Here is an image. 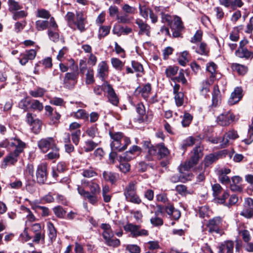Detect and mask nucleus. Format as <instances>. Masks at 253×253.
<instances>
[{
    "label": "nucleus",
    "instance_id": "c85d7f7f",
    "mask_svg": "<svg viewBox=\"0 0 253 253\" xmlns=\"http://www.w3.org/2000/svg\"><path fill=\"white\" fill-rule=\"evenodd\" d=\"M51 151L45 156L49 160H56L60 157L59 148L55 145L51 149Z\"/></svg>",
    "mask_w": 253,
    "mask_h": 253
},
{
    "label": "nucleus",
    "instance_id": "412c9836",
    "mask_svg": "<svg viewBox=\"0 0 253 253\" xmlns=\"http://www.w3.org/2000/svg\"><path fill=\"white\" fill-rule=\"evenodd\" d=\"M242 97V89L241 87H236L234 91L231 93L230 98L228 99V103L234 105L238 102Z\"/></svg>",
    "mask_w": 253,
    "mask_h": 253
},
{
    "label": "nucleus",
    "instance_id": "c03bdc74",
    "mask_svg": "<svg viewBox=\"0 0 253 253\" xmlns=\"http://www.w3.org/2000/svg\"><path fill=\"white\" fill-rule=\"evenodd\" d=\"M82 174L84 177L91 178L96 176L97 174L92 168H90L83 169Z\"/></svg>",
    "mask_w": 253,
    "mask_h": 253
},
{
    "label": "nucleus",
    "instance_id": "ddd939ff",
    "mask_svg": "<svg viewBox=\"0 0 253 253\" xmlns=\"http://www.w3.org/2000/svg\"><path fill=\"white\" fill-rule=\"evenodd\" d=\"M103 87L104 91L108 93V99L110 103L115 106H117L119 103V99L111 85L107 82H105Z\"/></svg>",
    "mask_w": 253,
    "mask_h": 253
},
{
    "label": "nucleus",
    "instance_id": "4be33fe9",
    "mask_svg": "<svg viewBox=\"0 0 253 253\" xmlns=\"http://www.w3.org/2000/svg\"><path fill=\"white\" fill-rule=\"evenodd\" d=\"M234 243L232 241H225L222 243L219 247L218 253H224V250L226 253H233Z\"/></svg>",
    "mask_w": 253,
    "mask_h": 253
},
{
    "label": "nucleus",
    "instance_id": "6ab92c4d",
    "mask_svg": "<svg viewBox=\"0 0 253 253\" xmlns=\"http://www.w3.org/2000/svg\"><path fill=\"white\" fill-rule=\"evenodd\" d=\"M108 75V66L105 61H102L98 65L97 76L102 81H105Z\"/></svg>",
    "mask_w": 253,
    "mask_h": 253
},
{
    "label": "nucleus",
    "instance_id": "37998d69",
    "mask_svg": "<svg viewBox=\"0 0 253 253\" xmlns=\"http://www.w3.org/2000/svg\"><path fill=\"white\" fill-rule=\"evenodd\" d=\"M217 66L216 64L211 62L209 63L207 66V71L211 73V76H210V79H213L215 77V71L216 69Z\"/></svg>",
    "mask_w": 253,
    "mask_h": 253
},
{
    "label": "nucleus",
    "instance_id": "20e7f679",
    "mask_svg": "<svg viewBox=\"0 0 253 253\" xmlns=\"http://www.w3.org/2000/svg\"><path fill=\"white\" fill-rule=\"evenodd\" d=\"M101 228L103 230L102 235L106 245L113 248L120 246L121 242L119 239L113 238L114 234L109 224L103 223L101 225Z\"/></svg>",
    "mask_w": 253,
    "mask_h": 253
},
{
    "label": "nucleus",
    "instance_id": "5fc2aeb1",
    "mask_svg": "<svg viewBox=\"0 0 253 253\" xmlns=\"http://www.w3.org/2000/svg\"><path fill=\"white\" fill-rule=\"evenodd\" d=\"M37 16L39 18L48 19L50 17V14L48 11L41 9L37 11Z\"/></svg>",
    "mask_w": 253,
    "mask_h": 253
},
{
    "label": "nucleus",
    "instance_id": "9b49d317",
    "mask_svg": "<svg viewBox=\"0 0 253 253\" xmlns=\"http://www.w3.org/2000/svg\"><path fill=\"white\" fill-rule=\"evenodd\" d=\"M235 117L230 111H228L219 115L216 118V122L220 126H227L234 121Z\"/></svg>",
    "mask_w": 253,
    "mask_h": 253
},
{
    "label": "nucleus",
    "instance_id": "39448f33",
    "mask_svg": "<svg viewBox=\"0 0 253 253\" xmlns=\"http://www.w3.org/2000/svg\"><path fill=\"white\" fill-rule=\"evenodd\" d=\"M69 69L71 72L67 73L64 78L63 82L65 85L68 87H73L74 85V84L73 85H70V82L73 81L75 83L77 82V79L78 78L79 71L78 65L75 62V61L71 59L69 60Z\"/></svg>",
    "mask_w": 253,
    "mask_h": 253
},
{
    "label": "nucleus",
    "instance_id": "c9c22d12",
    "mask_svg": "<svg viewBox=\"0 0 253 253\" xmlns=\"http://www.w3.org/2000/svg\"><path fill=\"white\" fill-rule=\"evenodd\" d=\"M49 22L47 20H39L36 22V28L38 31H43L48 28Z\"/></svg>",
    "mask_w": 253,
    "mask_h": 253
},
{
    "label": "nucleus",
    "instance_id": "dca6fc26",
    "mask_svg": "<svg viewBox=\"0 0 253 253\" xmlns=\"http://www.w3.org/2000/svg\"><path fill=\"white\" fill-rule=\"evenodd\" d=\"M136 112L139 115L138 118V121L139 123L142 122H149L152 119V116L151 114H147L145 117L144 116L146 114L145 108L144 105L141 103H138L137 104L136 107Z\"/></svg>",
    "mask_w": 253,
    "mask_h": 253
},
{
    "label": "nucleus",
    "instance_id": "69168bd1",
    "mask_svg": "<svg viewBox=\"0 0 253 253\" xmlns=\"http://www.w3.org/2000/svg\"><path fill=\"white\" fill-rule=\"evenodd\" d=\"M54 214L58 217H62L65 214V211L62 207L57 206L53 209Z\"/></svg>",
    "mask_w": 253,
    "mask_h": 253
},
{
    "label": "nucleus",
    "instance_id": "e2e57ef3",
    "mask_svg": "<svg viewBox=\"0 0 253 253\" xmlns=\"http://www.w3.org/2000/svg\"><path fill=\"white\" fill-rule=\"evenodd\" d=\"M176 191L180 195L182 196H185L190 193L188 192L187 187L184 185H178L176 186Z\"/></svg>",
    "mask_w": 253,
    "mask_h": 253
},
{
    "label": "nucleus",
    "instance_id": "603ef678",
    "mask_svg": "<svg viewBox=\"0 0 253 253\" xmlns=\"http://www.w3.org/2000/svg\"><path fill=\"white\" fill-rule=\"evenodd\" d=\"M239 234L245 243L249 242L251 240L250 232L247 230H242L239 232Z\"/></svg>",
    "mask_w": 253,
    "mask_h": 253
},
{
    "label": "nucleus",
    "instance_id": "3c124183",
    "mask_svg": "<svg viewBox=\"0 0 253 253\" xmlns=\"http://www.w3.org/2000/svg\"><path fill=\"white\" fill-rule=\"evenodd\" d=\"M203 32L201 30L196 31L193 37L191 38L190 42L191 43H197L201 42L202 40Z\"/></svg>",
    "mask_w": 253,
    "mask_h": 253
},
{
    "label": "nucleus",
    "instance_id": "a18cd8bd",
    "mask_svg": "<svg viewBox=\"0 0 253 253\" xmlns=\"http://www.w3.org/2000/svg\"><path fill=\"white\" fill-rule=\"evenodd\" d=\"M240 214L247 218H250L253 216V209H251L250 207H244Z\"/></svg>",
    "mask_w": 253,
    "mask_h": 253
},
{
    "label": "nucleus",
    "instance_id": "f257e3e1",
    "mask_svg": "<svg viewBox=\"0 0 253 253\" xmlns=\"http://www.w3.org/2000/svg\"><path fill=\"white\" fill-rule=\"evenodd\" d=\"M26 144L17 137H13L5 139L0 143V147L10 148H15V150L10 153L3 161L2 166L6 167L8 165L14 164L17 161V158L19 154L23 151Z\"/></svg>",
    "mask_w": 253,
    "mask_h": 253
},
{
    "label": "nucleus",
    "instance_id": "680f3d73",
    "mask_svg": "<svg viewBox=\"0 0 253 253\" xmlns=\"http://www.w3.org/2000/svg\"><path fill=\"white\" fill-rule=\"evenodd\" d=\"M192 120V116L189 113H186L184 114L183 119L182 121V125L183 126H188Z\"/></svg>",
    "mask_w": 253,
    "mask_h": 253
},
{
    "label": "nucleus",
    "instance_id": "58836bf2",
    "mask_svg": "<svg viewBox=\"0 0 253 253\" xmlns=\"http://www.w3.org/2000/svg\"><path fill=\"white\" fill-rule=\"evenodd\" d=\"M110 192V188L108 185L103 186L102 187V196L103 200L106 203H108L111 201V196L108 194Z\"/></svg>",
    "mask_w": 253,
    "mask_h": 253
},
{
    "label": "nucleus",
    "instance_id": "49530a36",
    "mask_svg": "<svg viewBox=\"0 0 253 253\" xmlns=\"http://www.w3.org/2000/svg\"><path fill=\"white\" fill-rule=\"evenodd\" d=\"M178 68L176 66H169L166 70V74L168 77L171 78L175 75L178 71Z\"/></svg>",
    "mask_w": 253,
    "mask_h": 253
},
{
    "label": "nucleus",
    "instance_id": "2f4dec72",
    "mask_svg": "<svg viewBox=\"0 0 253 253\" xmlns=\"http://www.w3.org/2000/svg\"><path fill=\"white\" fill-rule=\"evenodd\" d=\"M139 9L140 15L146 19H148L149 14H150L152 11L151 9L146 5H139Z\"/></svg>",
    "mask_w": 253,
    "mask_h": 253
},
{
    "label": "nucleus",
    "instance_id": "4d7b16f0",
    "mask_svg": "<svg viewBox=\"0 0 253 253\" xmlns=\"http://www.w3.org/2000/svg\"><path fill=\"white\" fill-rule=\"evenodd\" d=\"M45 92V90L42 88H38L36 90L30 91V94L34 97H42Z\"/></svg>",
    "mask_w": 253,
    "mask_h": 253
},
{
    "label": "nucleus",
    "instance_id": "774afa93",
    "mask_svg": "<svg viewBox=\"0 0 253 253\" xmlns=\"http://www.w3.org/2000/svg\"><path fill=\"white\" fill-rule=\"evenodd\" d=\"M126 249L129 251L130 253H140V248L135 245H129L126 247Z\"/></svg>",
    "mask_w": 253,
    "mask_h": 253
},
{
    "label": "nucleus",
    "instance_id": "423d86ee",
    "mask_svg": "<svg viewBox=\"0 0 253 253\" xmlns=\"http://www.w3.org/2000/svg\"><path fill=\"white\" fill-rule=\"evenodd\" d=\"M136 181L130 182L126 187L124 195L127 201L135 204H139L141 202V200L136 194Z\"/></svg>",
    "mask_w": 253,
    "mask_h": 253
},
{
    "label": "nucleus",
    "instance_id": "5701e85b",
    "mask_svg": "<svg viewBox=\"0 0 253 253\" xmlns=\"http://www.w3.org/2000/svg\"><path fill=\"white\" fill-rule=\"evenodd\" d=\"M242 181V179L239 176H233L231 178V182L230 185V188L233 192H241L242 190V187L240 183Z\"/></svg>",
    "mask_w": 253,
    "mask_h": 253
},
{
    "label": "nucleus",
    "instance_id": "79ce46f5",
    "mask_svg": "<svg viewBox=\"0 0 253 253\" xmlns=\"http://www.w3.org/2000/svg\"><path fill=\"white\" fill-rule=\"evenodd\" d=\"M94 82L93 70L92 69L89 68L87 69V72L86 74L85 83L87 84H89L93 83Z\"/></svg>",
    "mask_w": 253,
    "mask_h": 253
},
{
    "label": "nucleus",
    "instance_id": "a878e982",
    "mask_svg": "<svg viewBox=\"0 0 253 253\" xmlns=\"http://www.w3.org/2000/svg\"><path fill=\"white\" fill-rule=\"evenodd\" d=\"M102 175L106 181H109L112 184L115 183L119 178L118 174L108 171H104Z\"/></svg>",
    "mask_w": 253,
    "mask_h": 253
},
{
    "label": "nucleus",
    "instance_id": "e433bc0d",
    "mask_svg": "<svg viewBox=\"0 0 253 253\" xmlns=\"http://www.w3.org/2000/svg\"><path fill=\"white\" fill-rule=\"evenodd\" d=\"M8 4L9 6V10L12 12L22 8V6L18 3V2L14 0H8Z\"/></svg>",
    "mask_w": 253,
    "mask_h": 253
},
{
    "label": "nucleus",
    "instance_id": "13d9d810",
    "mask_svg": "<svg viewBox=\"0 0 253 253\" xmlns=\"http://www.w3.org/2000/svg\"><path fill=\"white\" fill-rule=\"evenodd\" d=\"M111 63L112 66L118 70L121 69L124 66V63L120 59L116 58L111 59Z\"/></svg>",
    "mask_w": 253,
    "mask_h": 253
},
{
    "label": "nucleus",
    "instance_id": "c756f323",
    "mask_svg": "<svg viewBox=\"0 0 253 253\" xmlns=\"http://www.w3.org/2000/svg\"><path fill=\"white\" fill-rule=\"evenodd\" d=\"M158 149V153L161 158H167L169 154V152L168 149L165 147L163 143H161L157 145Z\"/></svg>",
    "mask_w": 253,
    "mask_h": 253
},
{
    "label": "nucleus",
    "instance_id": "0e129e2a",
    "mask_svg": "<svg viewBox=\"0 0 253 253\" xmlns=\"http://www.w3.org/2000/svg\"><path fill=\"white\" fill-rule=\"evenodd\" d=\"M184 94L182 92H179L175 94V101L177 106H181L183 103Z\"/></svg>",
    "mask_w": 253,
    "mask_h": 253
},
{
    "label": "nucleus",
    "instance_id": "9d476101",
    "mask_svg": "<svg viewBox=\"0 0 253 253\" xmlns=\"http://www.w3.org/2000/svg\"><path fill=\"white\" fill-rule=\"evenodd\" d=\"M158 210L157 213H163L165 211L173 219L177 220L181 215L180 212L179 210L175 209L172 205H169L164 208L161 206H158Z\"/></svg>",
    "mask_w": 253,
    "mask_h": 253
},
{
    "label": "nucleus",
    "instance_id": "7ed1b4c3",
    "mask_svg": "<svg viewBox=\"0 0 253 253\" xmlns=\"http://www.w3.org/2000/svg\"><path fill=\"white\" fill-rule=\"evenodd\" d=\"M206 226L210 233H215L221 235L224 234L228 224L222 217L217 216L210 219Z\"/></svg>",
    "mask_w": 253,
    "mask_h": 253
},
{
    "label": "nucleus",
    "instance_id": "473e14b6",
    "mask_svg": "<svg viewBox=\"0 0 253 253\" xmlns=\"http://www.w3.org/2000/svg\"><path fill=\"white\" fill-rule=\"evenodd\" d=\"M71 116L78 119H87L88 114L83 109H79L77 112L71 114Z\"/></svg>",
    "mask_w": 253,
    "mask_h": 253
},
{
    "label": "nucleus",
    "instance_id": "4468645a",
    "mask_svg": "<svg viewBox=\"0 0 253 253\" xmlns=\"http://www.w3.org/2000/svg\"><path fill=\"white\" fill-rule=\"evenodd\" d=\"M38 145L39 149L43 153H46L49 148L51 149L56 144L52 137H47L39 140Z\"/></svg>",
    "mask_w": 253,
    "mask_h": 253
},
{
    "label": "nucleus",
    "instance_id": "0eeeda50",
    "mask_svg": "<svg viewBox=\"0 0 253 253\" xmlns=\"http://www.w3.org/2000/svg\"><path fill=\"white\" fill-rule=\"evenodd\" d=\"M203 149L200 146H197L193 149L190 160L186 162L181 169L188 170L196 165L199 160L203 156Z\"/></svg>",
    "mask_w": 253,
    "mask_h": 253
},
{
    "label": "nucleus",
    "instance_id": "2eb2a0df",
    "mask_svg": "<svg viewBox=\"0 0 253 253\" xmlns=\"http://www.w3.org/2000/svg\"><path fill=\"white\" fill-rule=\"evenodd\" d=\"M77 190L79 194L87 199L90 204L92 205H96L97 204L98 201L97 195L90 193L89 191H85L79 185L78 186Z\"/></svg>",
    "mask_w": 253,
    "mask_h": 253
},
{
    "label": "nucleus",
    "instance_id": "ea45409f",
    "mask_svg": "<svg viewBox=\"0 0 253 253\" xmlns=\"http://www.w3.org/2000/svg\"><path fill=\"white\" fill-rule=\"evenodd\" d=\"M76 18L75 14L72 12H68L65 16V19L67 22L68 26L74 28V23Z\"/></svg>",
    "mask_w": 253,
    "mask_h": 253
},
{
    "label": "nucleus",
    "instance_id": "1a4fd4ad",
    "mask_svg": "<svg viewBox=\"0 0 253 253\" xmlns=\"http://www.w3.org/2000/svg\"><path fill=\"white\" fill-rule=\"evenodd\" d=\"M87 23L86 16L83 11H76V18L74 23V26L81 32H84L85 31V24Z\"/></svg>",
    "mask_w": 253,
    "mask_h": 253
},
{
    "label": "nucleus",
    "instance_id": "f03ea898",
    "mask_svg": "<svg viewBox=\"0 0 253 253\" xmlns=\"http://www.w3.org/2000/svg\"><path fill=\"white\" fill-rule=\"evenodd\" d=\"M109 134L112 139L111 147L113 151H123L130 143V139L127 137L124 136L122 132H110Z\"/></svg>",
    "mask_w": 253,
    "mask_h": 253
},
{
    "label": "nucleus",
    "instance_id": "864d4df0",
    "mask_svg": "<svg viewBox=\"0 0 253 253\" xmlns=\"http://www.w3.org/2000/svg\"><path fill=\"white\" fill-rule=\"evenodd\" d=\"M247 144H250L253 141V121L250 126L248 131V138L244 140Z\"/></svg>",
    "mask_w": 253,
    "mask_h": 253
},
{
    "label": "nucleus",
    "instance_id": "6e6d98bb",
    "mask_svg": "<svg viewBox=\"0 0 253 253\" xmlns=\"http://www.w3.org/2000/svg\"><path fill=\"white\" fill-rule=\"evenodd\" d=\"M195 139L192 137H189L185 140H183L182 144L181 147L183 149H185L187 147L192 146L195 143Z\"/></svg>",
    "mask_w": 253,
    "mask_h": 253
},
{
    "label": "nucleus",
    "instance_id": "bf43d9fd",
    "mask_svg": "<svg viewBox=\"0 0 253 253\" xmlns=\"http://www.w3.org/2000/svg\"><path fill=\"white\" fill-rule=\"evenodd\" d=\"M31 107L39 111H41L43 108L42 104L38 100H33L31 104Z\"/></svg>",
    "mask_w": 253,
    "mask_h": 253
},
{
    "label": "nucleus",
    "instance_id": "09e8293b",
    "mask_svg": "<svg viewBox=\"0 0 253 253\" xmlns=\"http://www.w3.org/2000/svg\"><path fill=\"white\" fill-rule=\"evenodd\" d=\"M97 144L91 140H88L84 142V148L85 152H88L93 150Z\"/></svg>",
    "mask_w": 253,
    "mask_h": 253
},
{
    "label": "nucleus",
    "instance_id": "a211bd4d",
    "mask_svg": "<svg viewBox=\"0 0 253 253\" xmlns=\"http://www.w3.org/2000/svg\"><path fill=\"white\" fill-rule=\"evenodd\" d=\"M135 23L139 29L138 31L139 35L145 34L147 36H150L151 28L148 24L140 18H137L135 20Z\"/></svg>",
    "mask_w": 253,
    "mask_h": 253
},
{
    "label": "nucleus",
    "instance_id": "cd10ccee",
    "mask_svg": "<svg viewBox=\"0 0 253 253\" xmlns=\"http://www.w3.org/2000/svg\"><path fill=\"white\" fill-rule=\"evenodd\" d=\"M220 101V92L218 85H215L212 93V106H216Z\"/></svg>",
    "mask_w": 253,
    "mask_h": 253
},
{
    "label": "nucleus",
    "instance_id": "4c0bfd02",
    "mask_svg": "<svg viewBox=\"0 0 253 253\" xmlns=\"http://www.w3.org/2000/svg\"><path fill=\"white\" fill-rule=\"evenodd\" d=\"M90 193L96 195L99 194L101 192V189L99 185L94 181L91 180L89 185Z\"/></svg>",
    "mask_w": 253,
    "mask_h": 253
},
{
    "label": "nucleus",
    "instance_id": "bb28decb",
    "mask_svg": "<svg viewBox=\"0 0 253 253\" xmlns=\"http://www.w3.org/2000/svg\"><path fill=\"white\" fill-rule=\"evenodd\" d=\"M192 48L195 49L196 52L199 54L208 55L209 50L207 44L204 42H201L196 47L193 46Z\"/></svg>",
    "mask_w": 253,
    "mask_h": 253
},
{
    "label": "nucleus",
    "instance_id": "72a5a7b5",
    "mask_svg": "<svg viewBox=\"0 0 253 253\" xmlns=\"http://www.w3.org/2000/svg\"><path fill=\"white\" fill-rule=\"evenodd\" d=\"M47 228L49 238L52 241L53 240H55L56 237V230L53 225V224L50 222L47 223Z\"/></svg>",
    "mask_w": 253,
    "mask_h": 253
},
{
    "label": "nucleus",
    "instance_id": "de8ad7c7",
    "mask_svg": "<svg viewBox=\"0 0 253 253\" xmlns=\"http://www.w3.org/2000/svg\"><path fill=\"white\" fill-rule=\"evenodd\" d=\"M42 125V122L39 119L35 121L33 124L31 125L33 132L36 134L38 133L41 129Z\"/></svg>",
    "mask_w": 253,
    "mask_h": 253
},
{
    "label": "nucleus",
    "instance_id": "b1692460",
    "mask_svg": "<svg viewBox=\"0 0 253 253\" xmlns=\"http://www.w3.org/2000/svg\"><path fill=\"white\" fill-rule=\"evenodd\" d=\"M151 85L149 83H148L142 87H137L136 89V92H139L142 97L145 100H147L148 97L151 93Z\"/></svg>",
    "mask_w": 253,
    "mask_h": 253
},
{
    "label": "nucleus",
    "instance_id": "6e6552de",
    "mask_svg": "<svg viewBox=\"0 0 253 253\" xmlns=\"http://www.w3.org/2000/svg\"><path fill=\"white\" fill-rule=\"evenodd\" d=\"M124 229L131 233L132 236L136 237L141 236H147L148 234L147 230L141 229L140 225H136L132 223H127L124 226Z\"/></svg>",
    "mask_w": 253,
    "mask_h": 253
},
{
    "label": "nucleus",
    "instance_id": "393cba45",
    "mask_svg": "<svg viewBox=\"0 0 253 253\" xmlns=\"http://www.w3.org/2000/svg\"><path fill=\"white\" fill-rule=\"evenodd\" d=\"M235 55L240 58H245L249 59L250 58H253V53L251 51H249L245 48H239L235 52Z\"/></svg>",
    "mask_w": 253,
    "mask_h": 253
},
{
    "label": "nucleus",
    "instance_id": "a19ab883",
    "mask_svg": "<svg viewBox=\"0 0 253 253\" xmlns=\"http://www.w3.org/2000/svg\"><path fill=\"white\" fill-rule=\"evenodd\" d=\"M120 165L118 167L121 171L123 173H126L130 170V165L127 162L120 159Z\"/></svg>",
    "mask_w": 253,
    "mask_h": 253
},
{
    "label": "nucleus",
    "instance_id": "f3484780",
    "mask_svg": "<svg viewBox=\"0 0 253 253\" xmlns=\"http://www.w3.org/2000/svg\"><path fill=\"white\" fill-rule=\"evenodd\" d=\"M37 55V51L35 49L26 50L20 55L19 62L22 65H25L29 60L35 59Z\"/></svg>",
    "mask_w": 253,
    "mask_h": 253
},
{
    "label": "nucleus",
    "instance_id": "7c9ffc66",
    "mask_svg": "<svg viewBox=\"0 0 253 253\" xmlns=\"http://www.w3.org/2000/svg\"><path fill=\"white\" fill-rule=\"evenodd\" d=\"M231 68L233 71H236L239 74L241 75H245L248 70L246 66L237 63L232 64Z\"/></svg>",
    "mask_w": 253,
    "mask_h": 253
},
{
    "label": "nucleus",
    "instance_id": "f704fd0d",
    "mask_svg": "<svg viewBox=\"0 0 253 253\" xmlns=\"http://www.w3.org/2000/svg\"><path fill=\"white\" fill-rule=\"evenodd\" d=\"M211 81H210L209 80H205L203 81L201 84V92H202L203 93H206L210 91V86L211 85V84L212 83V79H210Z\"/></svg>",
    "mask_w": 253,
    "mask_h": 253
},
{
    "label": "nucleus",
    "instance_id": "338daca9",
    "mask_svg": "<svg viewBox=\"0 0 253 253\" xmlns=\"http://www.w3.org/2000/svg\"><path fill=\"white\" fill-rule=\"evenodd\" d=\"M212 189L213 196L216 198L221 192L222 187L219 184L216 183L212 186Z\"/></svg>",
    "mask_w": 253,
    "mask_h": 253
},
{
    "label": "nucleus",
    "instance_id": "052dcab7",
    "mask_svg": "<svg viewBox=\"0 0 253 253\" xmlns=\"http://www.w3.org/2000/svg\"><path fill=\"white\" fill-rule=\"evenodd\" d=\"M81 133L80 130H77L71 133L72 141L75 145H78L79 142Z\"/></svg>",
    "mask_w": 253,
    "mask_h": 253
},
{
    "label": "nucleus",
    "instance_id": "f8f14e48",
    "mask_svg": "<svg viewBox=\"0 0 253 253\" xmlns=\"http://www.w3.org/2000/svg\"><path fill=\"white\" fill-rule=\"evenodd\" d=\"M170 27L172 31L173 37L176 38L180 35V32L183 29V26L181 18L175 16L172 22L170 23Z\"/></svg>",
    "mask_w": 253,
    "mask_h": 253
},
{
    "label": "nucleus",
    "instance_id": "8fccbe9b",
    "mask_svg": "<svg viewBox=\"0 0 253 253\" xmlns=\"http://www.w3.org/2000/svg\"><path fill=\"white\" fill-rule=\"evenodd\" d=\"M110 27L108 26H101L99 30V38H104L106 37L110 32Z\"/></svg>",
    "mask_w": 253,
    "mask_h": 253
},
{
    "label": "nucleus",
    "instance_id": "aec40b11",
    "mask_svg": "<svg viewBox=\"0 0 253 253\" xmlns=\"http://www.w3.org/2000/svg\"><path fill=\"white\" fill-rule=\"evenodd\" d=\"M47 165L42 164L37 168L36 175L37 181L40 183H43L46 179Z\"/></svg>",
    "mask_w": 253,
    "mask_h": 253
}]
</instances>
